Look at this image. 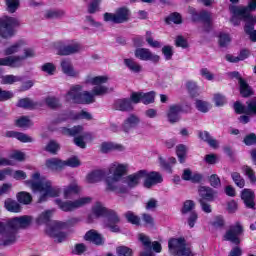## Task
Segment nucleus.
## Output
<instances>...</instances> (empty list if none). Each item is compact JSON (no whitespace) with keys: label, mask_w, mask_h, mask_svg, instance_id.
Here are the masks:
<instances>
[{"label":"nucleus","mask_w":256,"mask_h":256,"mask_svg":"<svg viewBox=\"0 0 256 256\" xmlns=\"http://www.w3.org/2000/svg\"><path fill=\"white\" fill-rule=\"evenodd\" d=\"M30 216H21L9 219L5 222L0 221V247H11L19 239V229H25L31 225Z\"/></svg>","instance_id":"nucleus-1"},{"label":"nucleus","mask_w":256,"mask_h":256,"mask_svg":"<svg viewBox=\"0 0 256 256\" xmlns=\"http://www.w3.org/2000/svg\"><path fill=\"white\" fill-rule=\"evenodd\" d=\"M6 57L0 58V66L17 69L23 66V61L29 57H35L31 48H25V41L20 40L4 50Z\"/></svg>","instance_id":"nucleus-2"},{"label":"nucleus","mask_w":256,"mask_h":256,"mask_svg":"<svg viewBox=\"0 0 256 256\" xmlns=\"http://www.w3.org/2000/svg\"><path fill=\"white\" fill-rule=\"evenodd\" d=\"M26 185L32 189L33 193H39L38 203H45L49 197H59L61 188L53 186L50 180L41 178V174H32V179L26 181Z\"/></svg>","instance_id":"nucleus-3"},{"label":"nucleus","mask_w":256,"mask_h":256,"mask_svg":"<svg viewBox=\"0 0 256 256\" xmlns=\"http://www.w3.org/2000/svg\"><path fill=\"white\" fill-rule=\"evenodd\" d=\"M109 81L108 76H87L85 79L86 85H93L92 93L89 91L81 92L80 103L89 105L90 103H95V96L106 95L109 93V88H107L105 83Z\"/></svg>","instance_id":"nucleus-4"},{"label":"nucleus","mask_w":256,"mask_h":256,"mask_svg":"<svg viewBox=\"0 0 256 256\" xmlns=\"http://www.w3.org/2000/svg\"><path fill=\"white\" fill-rule=\"evenodd\" d=\"M127 171H129V164H121L119 162H113L110 164L108 172L112 176L105 178L107 190L115 191L116 193H127V187H123L119 184L123 175H125Z\"/></svg>","instance_id":"nucleus-5"},{"label":"nucleus","mask_w":256,"mask_h":256,"mask_svg":"<svg viewBox=\"0 0 256 256\" xmlns=\"http://www.w3.org/2000/svg\"><path fill=\"white\" fill-rule=\"evenodd\" d=\"M92 213L95 217H106L104 220L105 227H108L112 233H119L120 229L117 224L120 219L117 213L108 211L107 208L103 207V205L99 203L92 208Z\"/></svg>","instance_id":"nucleus-6"},{"label":"nucleus","mask_w":256,"mask_h":256,"mask_svg":"<svg viewBox=\"0 0 256 256\" xmlns=\"http://www.w3.org/2000/svg\"><path fill=\"white\" fill-rule=\"evenodd\" d=\"M62 133L63 135H68L69 137H75L74 143L77 145V147H80V149H85V147H87L85 139H93L91 133L83 132V126H75L72 129L62 128Z\"/></svg>","instance_id":"nucleus-7"},{"label":"nucleus","mask_w":256,"mask_h":256,"mask_svg":"<svg viewBox=\"0 0 256 256\" xmlns=\"http://www.w3.org/2000/svg\"><path fill=\"white\" fill-rule=\"evenodd\" d=\"M21 22L17 18L4 16L0 19V37L9 39L15 35V28L19 27Z\"/></svg>","instance_id":"nucleus-8"},{"label":"nucleus","mask_w":256,"mask_h":256,"mask_svg":"<svg viewBox=\"0 0 256 256\" xmlns=\"http://www.w3.org/2000/svg\"><path fill=\"white\" fill-rule=\"evenodd\" d=\"M93 201V198L86 196L81 197L76 200H68L62 201L61 199H56L55 203L58 205L59 209L65 212L75 211V209H81V207H85V205H89Z\"/></svg>","instance_id":"nucleus-9"},{"label":"nucleus","mask_w":256,"mask_h":256,"mask_svg":"<svg viewBox=\"0 0 256 256\" xmlns=\"http://www.w3.org/2000/svg\"><path fill=\"white\" fill-rule=\"evenodd\" d=\"M169 251L175 256H193L191 247L185 243L183 238H174L168 242Z\"/></svg>","instance_id":"nucleus-10"},{"label":"nucleus","mask_w":256,"mask_h":256,"mask_svg":"<svg viewBox=\"0 0 256 256\" xmlns=\"http://www.w3.org/2000/svg\"><path fill=\"white\" fill-rule=\"evenodd\" d=\"M129 17H131V12L127 8H118L115 13L106 12L103 15V19L106 23H114L115 25L127 23Z\"/></svg>","instance_id":"nucleus-11"},{"label":"nucleus","mask_w":256,"mask_h":256,"mask_svg":"<svg viewBox=\"0 0 256 256\" xmlns=\"http://www.w3.org/2000/svg\"><path fill=\"white\" fill-rule=\"evenodd\" d=\"M67 224L65 222L53 221L46 228V233L49 237H53L55 243H63L67 240V234L61 232V229H65Z\"/></svg>","instance_id":"nucleus-12"},{"label":"nucleus","mask_w":256,"mask_h":256,"mask_svg":"<svg viewBox=\"0 0 256 256\" xmlns=\"http://www.w3.org/2000/svg\"><path fill=\"white\" fill-rule=\"evenodd\" d=\"M57 55H75L81 51V44L76 41L57 42L54 44Z\"/></svg>","instance_id":"nucleus-13"},{"label":"nucleus","mask_w":256,"mask_h":256,"mask_svg":"<svg viewBox=\"0 0 256 256\" xmlns=\"http://www.w3.org/2000/svg\"><path fill=\"white\" fill-rule=\"evenodd\" d=\"M243 233V226L240 223H236L231 226L229 230L224 235L225 241H230L234 243V245H239L241 243V239H239V235Z\"/></svg>","instance_id":"nucleus-14"},{"label":"nucleus","mask_w":256,"mask_h":256,"mask_svg":"<svg viewBox=\"0 0 256 256\" xmlns=\"http://www.w3.org/2000/svg\"><path fill=\"white\" fill-rule=\"evenodd\" d=\"M247 107H245L241 102H236L234 104V111L238 115H256V98L246 102Z\"/></svg>","instance_id":"nucleus-15"},{"label":"nucleus","mask_w":256,"mask_h":256,"mask_svg":"<svg viewBox=\"0 0 256 256\" xmlns=\"http://www.w3.org/2000/svg\"><path fill=\"white\" fill-rule=\"evenodd\" d=\"M134 55L140 61H151L152 63H159L161 59L159 55L151 52L148 48H138L135 50Z\"/></svg>","instance_id":"nucleus-16"},{"label":"nucleus","mask_w":256,"mask_h":256,"mask_svg":"<svg viewBox=\"0 0 256 256\" xmlns=\"http://www.w3.org/2000/svg\"><path fill=\"white\" fill-rule=\"evenodd\" d=\"M132 103H144V105H149L155 102V92H133L130 96Z\"/></svg>","instance_id":"nucleus-17"},{"label":"nucleus","mask_w":256,"mask_h":256,"mask_svg":"<svg viewBox=\"0 0 256 256\" xmlns=\"http://www.w3.org/2000/svg\"><path fill=\"white\" fill-rule=\"evenodd\" d=\"M230 11L232 13L231 23L235 26L239 25L241 23V20L245 21L247 25V19H252L253 17H247L245 15L247 9L246 8H239L238 6H232L230 8Z\"/></svg>","instance_id":"nucleus-18"},{"label":"nucleus","mask_w":256,"mask_h":256,"mask_svg":"<svg viewBox=\"0 0 256 256\" xmlns=\"http://www.w3.org/2000/svg\"><path fill=\"white\" fill-rule=\"evenodd\" d=\"M143 179L144 187H146V189H151V187H153V185H157V183H163V177L158 172L147 173V171H145Z\"/></svg>","instance_id":"nucleus-19"},{"label":"nucleus","mask_w":256,"mask_h":256,"mask_svg":"<svg viewBox=\"0 0 256 256\" xmlns=\"http://www.w3.org/2000/svg\"><path fill=\"white\" fill-rule=\"evenodd\" d=\"M81 91H83V86L74 85L65 95V99L68 103H81Z\"/></svg>","instance_id":"nucleus-20"},{"label":"nucleus","mask_w":256,"mask_h":256,"mask_svg":"<svg viewBox=\"0 0 256 256\" xmlns=\"http://www.w3.org/2000/svg\"><path fill=\"white\" fill-rule=\"evenodd\" d=\"M181 113H183L181 105H171L167 112L168 121L170 123H177L181 119Z\"/></svg>","instance_id":"nucleus-21"},{"label":"nucleus","mask_w":256,"mask_h":256,"mask_svg":"<svg viewBox=\"0 0 256 256\" xmlns=\"http://www.w3.org/2000/svg\"><path fill=\"white\" fill-rule=\"evenodd\" d=\"M139 241H141L144 249H153L155 253H161V244L157 241L151 243V239H149L145 234L139 235Z\"/></svg>","instance_id":"nucleus-22"},{"label":"nucleus","mask_w":256,"mask_h":256,"mask_svg":"<svg viewBox=\"0 0 256 256\" xmlns=\"http://www.w3.org/2000/svg\"><path fill=\"white\" fill-rule=\"evenodd\" d=\"M198 193L201 197L200 199H203L204 201H214L215 197H217V191L209 186H200Z\"/></svg>","instance_id":"nucleus-23"},{"label":"nucleus","mask_w":256,"mask_h":256,"mask_svg":"<svg viewBox=\"0 0 256 256\" xmlns=\"http://www.w3.org/2000/svg\"><path fill=\"white\" fill-rule=\"evenodd\" d=\"M141 123V119H139L136 115H130L127 119L124 120L122 124V131L124 133H129L134 127H137Z\"/></svg>","instance_id":"nucleus-24"},{"label":"nucleus","mask_w":256,"mask_h":256,"mask_svg":"<svg viewBox=\"0 0 256 256\" xmlns=\"http://www.w3.org/2000/svg\"><path fill=\"white\" fill-rule=\"evenodd\" d=\"M241 198L248 209H255V193L251 189H244Z\"/></svg>","instance_id":"nucleus-25"},{"label":"nucleus","mask_w":256,"mask_h":256,"mask_svg":"<svg viewBox=\"0 0 256 256\" xmlns=\"http://www.w3.org/2000/svg\"><path fill=\"white\" fill-rule=\"evenodd\" d=\"M79 193H81V186L77 182H72L63 188L64 199H71L73 195H79Z\"/></svg>","instance_id":"nucleus-26"},{"label":"nucleus","mask_w":256,"mask_h":256,"mask_svg":"<svg viewBox=\"0 0 256 256\" xmlns=\"http://www.w3.org/2000/svg\"><path fill=\"white\" fill-rule=\"evenodd\" d=\"M256 17L248 18L247 24H245L244 31L246 35H249L250 41L256 43V30H255Z\"/></svg>","instance_id":"nucleus-27"},{"label":"nucleus","mask_w":256,"mask_h":256,"mask_svg":"<svg viewBox=\"0 0 256 256\" xmlns=\"http://www.w3.org/2000/svg\"><path fill=\"white\" fill-rule=\"evenodd\" d=\"M145 175V170H140L134 174H131L125 178V183L128 187H137Z\"/></svg>","instance_id":"nucleus-28"},{"label":"nucleus","mask_w":256,"mask_h":256,"mask_svg":"<svg viewBox=\"0 0 256 256\" xmlns=\"http://www.w3.org/2000/svg\"><path fill=\"white\" fill-rule=\"evenodd\" d=\"M84 239L86 241H91V243H94V245H103V243H105V238H103V235L95 230L88 231L85 234Z\"/></svg>","instance_id":"nucleus-29"},{"label":"nucleus","mask_w":256,"mask_h":256,"mask_svg":"<svg viewBox=\"0 0 256 256\" xmlns=\"http://www.w3.org/2000/svg\"><path fill=\"white\" fill-rule=\"evenodd\" d=\"M61 68L64 75H68V77H79V71L73 68V64H71V60H67V59L62 60Z\"/></svg>","instance_id":"nucleus-30"},{"label":"nucleus","mask_w":256,"mask_h":256,"mask_svg":"<svg viewBox=\"0 0 256 256\" xmlns=\"http://www.w3.org/2000/svg\"><path fill=\"white\" fill-rule=\"evenodd\" d=\"M124 65L131 71V73L139 74L143 71V66L133 58L124 59Z\"/></svg>","instance_id":"nucleus-31"},{"label":"nucleus","mask_w":256,"mask_h":256,"mask_svg":"<svg viewBox=\"0 0 256 256\" xmlns=\"http://www.w3.org/2000/svg\"><path fill=\"white\" fill-rule=\"evenodd\" d=\"M104 177L105 172L103 170H94L86 176V181L87 183L95 184L99 183V181H103Z\"/></svg>","instance_id":"nucleus-32"},{"label":"nucleus","mask_w":256,"mask_h":256,"mask_svg":"<svg viewBox=\"0 0 256 256\" xmlns=\"http://www.w3.org/2000/svg\"><path fill=\"white\" fill-rule=\"evenodd\" d=\"M45 165L50 171H59L65 167V163L58 158H49L46 160Z\"/></svg>","instance_id":"nucleus-33"},{"label":"nucleus","mask_w":256,"mask_h":256,"mask_svg":"<svg viewBox=\"0 0 256 256\" xmlns=\"http://www.w3.org/2000/svg\"><path fill=\"white\" fill-rule=\"evenodd\" d=\"M111 151H125V147L120 144H115L113 142H104L101 144L102 153H111Z\"/></svg>","instance_id":"nucleus-34"},{"label":"nucleus","mask_w":256,"mask_h":256,"mask_svg":"<svg viewBox=\"0 0 256 256\" xmlns=\"http://www.w3.org/2000/svg\"><path fill=\"white\" fill-rule=\"evenodd\" d=\"M114 107L117 111H131L133 104L129 99H119L115 101Z\"/></svg>","instance_id":"nucleus-35"},{"label":"nucleus","mask_w":256,"mask_h":256,"mask_svg":"<svg viewBox=\"0 0 256 256\" xmlns=\"http://www.w3.org/2000/svg\"><path fill=\"white\" fill-rule=\"evenodd\" d=\"M4 207L10 213H21V205L11 198L5 200Z\"/></svg>","instance_id":"nucleus-36"},{"label":"nucleus","mask_w":256,"mask_h":256,"mask_svg":"<svg viewBox=\"0 0 256 256\" xmlns=\"http://www.w3.org/2000/svg\"><path fill=\"white\" fill-rule=\"evenodd\" d=\"M6 137H12L14 139H18L21 143H32L33 138L28 136L27 134H23L21 132L9 131L6 133Z\"/></svg>","instance_id":"nucleus-37"},{"label":"nucleus","mask_w":256,"mask_h":256,"mask_svg":"<svg viewBox=\"0 0 256 256\" xmlns=\"http://www.w3.org/2000/svg\"><path fill=\"white\" fill-rule=\"evenodd\" d=\"M17 107L31 110V109H37L39 107V104L30 98H22L18 101Z\"/></svg>","instance_id":"nucleus-38"},{"label":"nucleus","mask_w":256,"mask_h":256,"mask_svg":"<svg viewBox=\"0 0 256 256\" xmlns=\"http://www.w3.org/2000/svg\"><path fill=\"white\" fill-rule=\"evenodd\" d=\"M238 83L240 85V93L242 97H251L253 94V91L251 90V87H249V84L243 78H238Z\"/></svg>","instance_id":"nucleus-39"},{"label":"nucleus","mask_w":256,"mask_h":256,"mask_svg":"<svg viewBox=\"0 0 256 256\" xmlns=\"http://www.w3.org/2000/svg\"><path fill=\"white\" fill-rule=\"evenodd\" d=\"M199 137H200V139H202V141H205L206 143H208V145H210V147L215 148L219 145L217 140L213 139L211 137V134H209V132H207V131L199 132Z\"/></svg>","instance_id":"nucleus-40"},{"label":"nucleus","mask_w":256,"mask_h":256,"mask_svg":"<svg viewBox=\"0 0 256 256\" xmlns=\"http://www.w3.org/2000/svg\"><path fill=\"white\" fill-rule=\"evenodd\" d=\"M16 197L18 203H22V205H29L33 201V197H31L29 192H19Z\"/></svg>","instance_id":"nucleus-41"},{"label":"nucleus","mask_w":256,"mask_h":256,"mask_svg":"<svg viewBox=\"0 0 256 256\" xmlns=\"http://www.w3.org/2000/svg\"><path fill=\"white\" fill-rule=\"evenodd\" d=\"M187 146L180 144L176 147V154L180 161V163H185V159H187Z\"/></svg>","instance_id":"nucleus-42"},{"label":"nucleus","mask_w":256,"mask_h":256,"mask_svg":"<svg viewBox=\"0 0 256 256\" xmlns=\"http://www.w3.org/2000/svg\"><path fill=\"white\" fill-rule=\"evenodd\" d=\"M160 166L164 168L167 173H172L171 165H175L177 163V159L171 157L169 158V162L165 161L163 157H159Z\"/></svg>","instance_id":"nucleus-43"},{"label":"nucleus","mask_w":256,"mask_h":256,"mask_svg":"<svg viewBox=\"0 0 256 256\" xmlns=\"http://www.w3.org/2000/svg\"><path fill=\"white\" fill-rule=\"evenodd\" d=\"M21 81L20 76H15V75H6L2 77L1 84L2 85H13V83H18Z\"/></svg>","instance_id":"nucleus-44"},{"label":"nucleus","mask_w":256,"mask_h":256,"mask_svg":"<svg viewBox=\"0 0 256 256\" xmlns=\"http://www.w3.org/2000/svg\"><path fill=\"white\" fill-rule=\"evenodd\" d=\"M53 210H47L40 214V216L37 218V223L39 225H43V223H49V219H51V216L53 215Z\"/></svg>","instance_id":"nucleus-45"},{"label":"nucleus","mask_w":256,"mask_h":256,"mask_svg":"<svg viewBox=\"0 0 256 256\" xmlns=\"http://www.w3.org/2000/svg\"><path fill=\"white\" fill-rule=\"evenodd\" d=\"M61 147L59 143L55 142V140H51L45 147V151L51 153L52 155H57V151H59Z\"/></svg>","instance_id":"nucleus-46"},{"label":"nucleus","mask_w":256,"mask_h":256,"mask_svg":"<svg viewBox=\"0 0 256 256\" xmlns=\"http://www.w3.org/2000/svg\"><path fill=\"white\" fill-rule=\"evenodd\" d=\"M231 177L237 187H239L240 189H243L245 187V179L241 177V174H239V172H233L231 174Z\"/></svg>","instance_id":"nucleus-47"},{"label":"nucleus","mask_w":256,"mask_h":256,"mask_svg":"<svg viewBox=\"0 0 256 256\" xmlns=\"http://www.w3.org/2000/svg\"><path fill=\"white\" fill-rule=\"evenodd\" d=\"M195 209V201L193 200H186L183 204L181 209L182 215H187V213H191V211Z\"/></svg>","instance_id":"nucleus-48"},{"label":"nucleus","mask_w":256,"mask_h":256,"mask_svg":"<svg viewBox=\"0 0 256 256\" xmlns=\"http://www.w3.org/2000/svg\"><path fill=\"white\" fill-rule=\"evenodd\" d=\"M20 0H6L7 11L15 13L19 9Z\"/></svg>","instance_id":"nucleus-49"},{"label":"nucleus","mask_w":256,"mask_h":256,"mask_svg":"<svg viewBox=\"0 0 256 256\" xmlns=\"http://www.w3.org/2000/svg\"><path fill=\"white\" fill-rule=\"evenodd\" d=\"M186 87L192 97H197V95H199V88L197 87V83L188 81L186 83Z\"/></svg>","instance_id":"nucleus-50"},{"label":"nucleus","mask_w":256,"mask_h":256,"mask_svg":"<svg viewBox=\"0 0 256 256\" xmlns=\"http://www.w3.org/2000/svg\"><path fill=\"white\" fill-rule=\"evenodd\" d=\"M16 125L17 127L26 128V127H31L33 125V122L31 121V119H29V117L22 116L21 118L16 120Z\"/></svg>","instance_id":"nucleus-51"},{"label":"nucleus","mask_w":256,"mask_h":256,"mask_svg":"<svg viewBox=\"0 0 256 256\" xmlns=\"http://www.w3.org/2000/svg\"><path fill=\"white\" fill-rule=\"evenodd\" d=\"M65 16V11L63 10H50L46 12V17L48 19H61V17Z\"/></svg>","instance_id":"nucleus-52"},{"label":"nucleus","mask_w":256,"mask_h":256,"mask_svg":"<svg viewBox=\"0 0 256 256\" xmlns=\"http://www.w3.org/2000/svg\"><path fill=\"white\" fill-rule=\"evenodd\" d=\"M196 109H198L200 113H208L209 109H211V105L203 100H196Z\"/></svg>","instance_id":"nucleus-53"},{"label":"nucleus","mask_w":256,"mask_h":256,"mask_svg":"<svg viewBox=\"0 0 256 256\" xmlns=\"http://www.w3.org/2000/svg\"><path fill=\"white\" fill-rule=\"evenodd\" d=\"M146 42L154 49H159L161 47V42L154 40L151 32H146Z\"/></svg>","instance_id":"nucleus-54"},{"label":"nucleus","mask_w":256,"mask_h":256,"mask_svg":"<svg viewBox=\"0 0 256 256\" xmlns=\"http://www.w3.org/2000/svg\"><path fill=\"white\" fill-rule=\"evenodd\" d=\"M239 9H246V12H245L246 17H255L251 15V11H255L256 9V0H250L248 3V6L246 7L240 6Z\"/></svg>","instance_id":"nucleus-55"},{"label":"nucleus","mask_w":256,"mask_h":256,"mask_svg":"<svg viewBox=\"0 0 256 256\" xmlns=\"http://www.w3.org/2000/svg\"><path fill=\"white\" fill-rule=\"evenodd\" d=\"M56 69L55 64L49 62L41 66V71L47 73L48 75H55Z\"/></svg>","instance_id":"nucleus-56"},{"label":"nucleus","mask_w":256,"mask_h":256,"mask_svg":"<svg viewBox=\"0 0 256 256\" xmlns=\"http://www.w3.org/2000/svg\"><path fill=\"white\" fill-rule=\"evenodd\" d=\"M242 171L244 174H246L248 176V179L251 181V183L256 182L255 171H253V169H251V167L243 166Z\"/></svg>","instance_id":"nucleus-57"},{"label":"nucleus","mask_w":256,"mask_h":256,"mask_svg":"<svg viewBox=\"0 0 256 256\" xmlns=\"http://www.w3.org/2000/svg\"><path fill=\"white\" fill-rule=\"evenodd\" d=\"M10 175L13 177V179H16V181H21L23 179H27V174L23 170H17L15 172H12L10 169Z\"/></svg>","instance_id":"nucleus-58"},{"label":"nucleus","mask_w":256,"mask_h":256,"mask_svg":"<svg viewBox=\"0 0 256 256\" xmlns=\"http://www.w3.org/2000/svg\"><path fill=\"white\" fill-rule=\"evenodd\" d=\"M209 183L211 187H214V189H219V187L221 186V179L217 174H212L209 177Z\"/></svg>","instance_id":"nucleus-59"},{"label":"nucleus","mask_w":256,"mask_h":256,"mask_svg":"<svg viewBox=\"0 0 256 256\" xmlns=\"http://www.w3.org/2000/svg\"><path fill=\"white\" fill-rule=\"evenodd\" d=\"M99 5H101V0H92L88 5V13H97L99 11Z\"/></svg>","instance_id":"nucleus-60"},{"label":"nucleus","mask_w":256,"mask_h":256,"mask_svg":"<svg viewBox=\"0 0 256 256\" xmlns=\"http://www.w3.org/2000/svg\"><path fill=\"white\" fill-rule=\"evenodd\" d=\"M231 43V37L229 34H220L219 45L220 47H227Z\"/></svg>","instance_id":"nucleus-61"},{"label":"nucleus","mask_w":256,"mask_h":256,"mask_svg":"<svg viewBox=\"0 0 256 256\" xmlns=\"http://www.w3.org/2000/svg\"><path fill=\"white\" fill-rule=\"evenodd\" d=\"M119 256H131L133 255V251L126 247V246H120L116 249Z\"/></svg>","instance_id":"nucleus-62"},{"label":"nucleus","mask_w":256,"mask_h":256,"mask_svg":"<svg viewBox=\"0 0 256 256\" xmlns=\"http://www.w3.org/2000/svg\"><path fill=\"white\" fill-rule=\"evenodd\" d=\"M166 23H175L179 25L181 23V15L179 13H173L168 18H166Z\"/></svg>","instance_id":"nucleus-63"},{"label":"nucleus","mask_w":256,"mask_h":256,"mask_svg":"<svg viewBox=\"0 0 256 256\" xmlns=\"http://www.w3.org/2000/svg\"><path fill=\"white\" fill-rule=\"evenodd\" d=\"M125 217L129 223H132V225H139V218L133 212H127Z\"/></svg>","instance_id":"nucleus-64"}]
</instances>
